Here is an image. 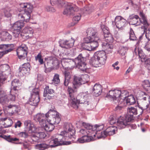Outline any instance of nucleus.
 I'll list each match as a JSON object with an SVG mask.
<instances>
[{"instance_id":"obj_1","label":"nucleus","mask_w":150,"mask_h":150,"mask_svg":"<svg viewBox=\"0 0 150 150\" xmlns=\"http://www.w3.org/2000/svg\"><path fill=\"white\" fill-rule=\"evenodd\" d=\"M75 131L73 129L71 124H66L64 128V130L62 131L59 137L50 141L49 144L45 143H42L35 145L36 149L40 150H44L49 147H54L62 144H65V141L68 140L69 139H72L74 138Z\"/></svg>"},{"instance_id":"obj_2","label":"nucleus","mask_w":150,"mask_h":150,"mask_svg":"<svg viewBox=\"0 0 150 150\" xmlns=\"http://www.w3.org/2000/svg\"><path fill=\"white\" fill-rule=\"evenodd\" d=\"M73 87L74 89L71 87L69 86L68 88L67 91L69 95V102L71 106L75 109H77L78 108L79 105V103L83 104V106L87 107L88 108H91V103L88 99L87 96H83L81 97L79 100H77L75 96V94L76 92L75 89Z\"/></svg>"},{"instance_id":"obj_3","label":"nucleus","mask_w":150,"mask_h":150,"mask_svg":"<svg viewBox=\"0 0 150 150\" xmlns=\"http://www.w3.org/2000/svg\"><path fill=\"white\" fill-rule=\"evenodd\" d=\"M127 92V91H121L117 89L110 90L107 93L105 97L111 100H117L119 101L120 104H121L120 102L123 101Z\"/></svg>"},{"instance_id":"obj_4","label":"nucleus","mask_w":150,"mask_h":150,"mask_svg":"<svg viewBox=\"0 0 150 150\" xmlns=\"http://www.w3.org/2000/svg\"><path fill=\"white\" fill-rule=\"evenodd\" d=\"M55 108L53 106L52 110L50 109L45 114V116L47 122H51V124L55 125L59 123L61 119L59 113L54 110Z\"/></svg>"},{"instance_id":"obj_5","label":"nucleus","mask_w":150,"mask_h":150,"mask_svg":"<svg viewBox=\"0 0 150 150\" xmlns=\"http://www.w3.org/2000/svg\"><path fill=\"white\" fill-rule=\"evenodd\" d=\"M89 76L87 74L82 75L80 77L74 76L73 81L74 88H78L81 85L88 82L89 80Z\"/></svg>"},{"instance_id":"obj_6","label":"nucleus","mask_w":150,"mask_h":150,"mask_svg":"<svg viewBox=\"0 0 150 150\" xmlns=\"http://www.w3.org/2000/svg\"><path fill=\"white\" fill-rule=\"evenodd\" d=\"M86 58L83 57L82 54H80L74 59V62L77 67L81 70L85 71L87 69L86 64L85 62Z\"/></svg>"},{"instance_id":"obj_7","label":"nucleus","mask_w":150,"mask_h":150,"mask_svg":"<svg viewBox=\"0 0 150 150\" xmlns=\"http://www.w3.org/2000/svg\"><path fill=\"white\" fill-rule=\"evenodd\" d=\"M31 94V97L29 99V103L33 106L37 105L40 100L39 89L38 88L33 89Z\"/></svg>"},{"instance_id":"obj_8","label":"nucleus","mask_w":150,"mask_h":150,"mask_svg":"<svg viewBox=\"0 0 150 150\" xmlns=\"http://www.w3.org/2000/svg\"><path fill=\"white\" fill-rule=\"evenodd\" d=\"M11 70L9 66L4 64L0 66V81H5L7 76L11 74Z\"/></svg>"},{"instance_id":"obj_9","label":"nucleus","mask_w":150,"mask_h":150,"mask_svg":"<svg viewBox=\"0 0 150 150\" xmlns=\"http://www.w3.org/2000/svg\"><path fill=\"white\" fill-rule=\"evenodd\" d=\"M115 21L116 27L120 30L124 29L125 26L127 24V20L120 16H117Z\"/></svg>"},{"instance_id":"obj_10","label":"nucleus","mask_w":150,"mask_h":150,"mask_svg":"<svg viewBox=\"0 0 150 150\" xmlns=\"http://www.w3.org/2000/svg\"><path fill=\"white\" fill-rule=\"evenodd\" d=\"M24 24L23 22L21 21H16L15 22L12 26V28L14 30L13 32V35L15 37H18L21 32V29L24 26Z\"/></svg>"},{"instance_id":"obj_11","label":"nucleus","mask_w":150,"mask_h":150,"mask_svg":"<svg viewBox=\"0 0 150 150\" xmlns=\"http://www.w3.org/2000/svg\"><path fill=\"white\" fill-rule=\"evenodd\" d=\"M65 8L63 12L64 14L70 15L74 11H77L79 10V8L75 5L71 3H67L65 6Z\"/></svg>"},{"instance_id":"obj_12","label":"nucleus","mask_w":150,"mask_h":150,"mask_svg":"<svg viewBox=\"0 0 150 150\" xmlns=\"http://www.w3.org/2000/svg\"><path fill=\"white\" fill-rule=\"evenodd\" d=\"M105 27L104 25H102L101 27L104 33L105 40L106 42V43H112L113 41V38L107 29L108 28Z\"/></svg>"},{"instance_id":"obj_13","label":"nucleus","mask_w":150,"mask_h":150,"mask_svg":"<svg viewBox=\"0 0 150 150\" xmlns=\"http://www.w3.org/2000/svg\"><path fill=\"white\" fill-rule=\"evenodd\" d=\"M16 52L19 58L20 59H24L27 56V48L25 46H21L18 48Z\"/></svg>"},{"instance_id":"obj_14","label":"nucleus","mask_w":150,"mask_h":150,"mask_svg":"<svg viewBox=\"0 0 150 150\" xmlns=\"http://www.w3.org/2000/svg\"><path fill=\"white\" fill-rule=\"evenodd\" d=\"M95 54L100 63V65H104L106 62L107 57L105 53L103 51H101L97 52Z\"/></svg>"},{"instance_id":"obj_15","label":"nucleus","mask_w":150,"mask_h":150,"mask_svg":"<svg viewBox=\"0 0 150 150\" xmlns=\"http://www.w3.org/2000/svg\"><path fill=\"white\" fill-rule=\"evenodd\" d=\"M31 13L24 11H22L18 14V18L21 21L28 22L30 19Z\"/></svg>"},{"instance_id":"obj_16","label":"nucleus","mask_w":150,"mask_h":150,"mask_svg":"<svg viewBox=\"0 0 150 150\" xmlns=\"http://www.w3.org/2000/svg\"><path fill=\"white\" fill-rule=\"evenodd\" d=\"M84 123H86L83 122L82 124V126L85 128V129H81L79 132V135L80 136H91L92 130L91 128H86L84 125Z\"/></svg>"},{"instance_id":"obj_17","label":"nucleus","mask_w":150,"mask_h":150,"mask_svg":"<svg viewBox=\"0 0 150 150\" xmlns=\"http://www.w3.org/2000/svg\"><path fill=\"white\" fill-rule=\"evenodd\" d=\"M86 33L88 36L91 37L96 40H99L97 30L96 28H88L86 30Z\"/></svg>"},{"instance_id":"obj_18","label":"nucleus","mask_w":150,"mask_h":150,"mask_svg":"<svg viewBox=\"0 0 150 150\" xmlns=\"http://www.w3.org/2000/svg\"><path fill=\"white\" fill-rule=\"evenodd\" d=\"M33 33L32 28L29 27H25L22 30L21 35L25 36L27 39L31 37Z\"/></svg>"},{"instance_id":"obj_19","label":"nucleus","mask_w":150,"mask_h":150,"mask_svg":"<svg viewBox=\"0 0 150 150\" xmlns=\"http://www.w3.org/2000/svg\"><path fill=\"white\" fill-rule=\"evenodd\" d=\"M126 97L123 99V106H126V105H130L135 103L136 102L135 98L133 95H130Z\"/></svg>"},{"instance_id":"obj_20","label":"nucleus","mask_w":150,"mask_h":150,"mask_svg":"<svg viewBox=\"0 0 150 150\" xmlns=\"http://www.w3.org/2000/svg\"><path fill=\"white\" fill-rule=\"evenodd\" d=\"M74 42L75 40L71 38L70 40L62 41L60 45L62 48L68 49L73 46Z\"/></svg>"},{"instance_id":"obj_21","label":"nucleus","mask_w":150,"mask_h":150,"mask_svg":"<svg viewBox=\"0 0 150 150\" xmlns=\"http://www.w3.org/2000/svg\"><path fill=\"white\" fill-rule=\"evenodd\" d=\"M45 116L43 114L38 113L33 116V119L36 122H39L41 126L44 124V123L46 121Z\"/></svg>"},{"instance_id":"obj_22","label":"nucleus","mask_w":150,"mask_h":150,"mask_svg":"<svg viewBox=\"0 0 150 150\" xmlns=\"http://www.w3.org/2000/svg\"><path fill=\"white\" fill-rule=\"evenodd\" d=\"M116 125L117 128L121 129L125 128L126 126L128 125V124L124 117L121 116L118 118Z\"/></svg>"},{"instance_id":"obj_23","label":"nucleus","mask_w":150,"mask_h":150,"mask_svg":"<svg viewBox=\"0 0 150 150\" xmlns=\"http://www.w3.org/2000/svg\"><path fill=\"white\" fill-rule=\"evenodd\" d=\"M30 65L29 63L23 64L20 69V72L23 75L28 74L30 70Z\"/></svg>"},{"instance_id":"obj_24","label":"nucleus","mask_w":150,"mask_h":150,"mask_svg":"<svg viewBox=\"0 0 150 150\" xmlns=\"http://www.w3.org/2000/svg\"><path fill=\"white\" fill-rule=\"evenodd\" d=\"M84 125L85 127L86 128H91L92 131H101L104 127V126L102 125H96L94 126H92L88 123H84Z\"/></svg>"},{"instance_id":"obj_25","label":"nucleus","mask_w":150,"mask_h":150,"mask_svg":"<svg viewBox=\"0 0 150 150\" xmlns=\"http://www.w3.org/2000/svg\"><path fill=\"white\" fill-rule=\"evenodd\" d=\"M20 6L22 8L24 9V11L31 13L32 12L33 6L30 3H22L20 4Z\"/></svg>"},{"instance_id":"obj_26","label":"nucleus","mask_w":150,"mask_h":150,"mask_svg":"<svg viewBox=\"0 0 150 150\" xmlns=\"http://www.w3.org/2000/svg\"><path fill=\"white\" fill-rule=\"evenodd\" d=\"M12 89L11 90V92L12 93L13 91L15 92V93L16 94L18 92L19 88V82L18 79H15L11 83Z\"/></svg>"},{"instance_id":"obj_27","label":"nucleus","mask_w":150,"mask_h":150,"mask_svg":"<svg viewBox=\"0 0 150 150\" xmlns=\"http://www.w3.org/2000/svg\"><path fill=\"white\" fill-rule=\"evenodd\" d=\"M0 38L1 40L8 41L11 40L12 35L6 31H3L0 33Z\"/></svg>"},{"instance_id":"obj_28","label":"nucleus","mask_w":150,"mask_h":150,"mask_svg":"<svg viewBox=\"0 0 150 150\" xmlns=\"http://www.w3.org/2000/svg\"><path fill=\"white\" fill-rule=\"evenodd\" d=\"M103 48L105 50V53H111L112 52L113 48V45L112 44H110L106 42H103L102 44Z\"/></svg>"},{"instance_id":"obj_29","label":"nucleus","mask_w":150,"mask_h":150,"mask_svg":"<svg viewBox=\"0 0 150 150\" xmlns=\"http://www.w3.org/2000/svg\"><path fill=\"white\" fill-rule=\"evenodd\" d=\"M9 99L5 92L3 91H0V103L4 105L8 103Z\"/></svg>"},{"instance_id":"obj_30","label":"nucleus","mask_w":150,"mask_h":150,"mask_svg":"<svg viewBox=\"0 0 150 150\" xmlns=\"http://www.w3.org/2000/svg\"><path fill=\"white\" fill-rule=\"evenodd\" d=\"M102 92V88L100 84H95L93 88V92L96 96H98L101 94Z\"/></svg>"},{"instance_id":"obj_31","label":"nucleus","mask_w":150,"mask_h":150,"mask_svg":"<svg viewBox=\"0 0 150 150\" xmlns=\"http://www.w3.org/2000/svg\"><path fill=\"white\" fill-rule=\"evenodd\" d=\"M91 136L93 137V140L96 139V137L99 139L105 137V136H106V134H104V131L103 132L102 131H92V132Z\"/></svg>"},{"instance_id":"obj_32","label":"nucleus","mask_w":150,"mask_h":150,"mask_svg":"<svg viewBox=\"0 0 150 150\" xmlns=\"http://www.w3.org/2000/svg\"><path fill=\"white\" fill-rule=\"evenodd\" d=\"M139 15L141 17L140 22L145 27H147L149 25L146 16L143 11L140 12Z\"/></svg>"},{"instance_id":"obj_33","label":"nucleus","mask_w":150,"mask_h":150,"mask_svg":"<svg viewBox=\"0 0 150 150\" xmlns=\"http://www.w3.org/2000/svg\"><path fill=\"white\" fill-rule=\"evenodd\" d=\"M117 127L112 126L108 127L104 131V134L107 135H112L115 133V131L117 129Z\"/></svg>"},{"instance_id":"obj_34","label":"nucleus","mask_w":150,"mask_h":150,"mask_svg":"<svg viewBox=\"0 0 150 150\" xmlns=\"http://www.w3.org/2000/svg\"><path fill=\"white\" fill-rule=\"evenodd\" d=\"M89 62L92 66L96 67L101 66L95 54L93 56Z\"/></svg>"},{"instance_id":"obj_35","label":"nucleus","mask_w":150,"mask_h":150,"mask_svg":"<svg viewBox=\"0 0 150 150\" xmlns=\"http://www.w3.org/2000/svg\"><path fill=\"white\" fill-rule=\"evenodd\" d=\"M54 124L51 123V122H46V121L41 126L44 127L45 129L47 132H51L52 131L54 128Z\"/></svg>"},{"instance_id":"obj_36","label":"nucleus","mask_w":150,"mask_h":150,"mask_svg":"<svg viewBox=\"0 0 150 150\" xmlns=\"http://www.w3.org/2000/svg\"><path fill=\"white\" fill-rule=\"evenodd\" d=\"M47 63L48 65L53 67H58L59 64V62L56 58H53L48 60Z\"/></svg>"},{"instance_id":"obj_37","label":"nucleus","mask_w":150,"mask_h":150,"mask_svg":"<svg viewBox=\"0 0 150 150\" xmlns=\"http://www.w3.org/2000/svg\"><path fill=\"white\" fill-rule=\"evenodd\" d=\"M81 137L78 139V141L80 143H84L86 142H88L93 140V138L92 136L91 137L81 136Z\"/></svg>"},{"instance_id":"obj_38","label":"nucleus","mask_w":150,"mask_h":150,"mask_svg":"<svg viewBox=\"0 0 150 150\" xmlns=\"http://www.w3.org/2000/svg\"><path fill=\"white\" fill-rule=\"evenodd\" d=\"M142 86L144 89L150 93V82L148 80H145L142 82Z\"/></svg>"},{"instance_id":"obj_39","label":"nucleus","mask_w":150,"mask_h":150,"mask_svg":"<svg viewBox=\"0 0 150 150\" xmlns=\"http://www.w3.org/2000/svg\"><path fill=\"white\" fill-rule=\"evenodd\" d=\"M25 125H26L27 128H29V133H32L34 132L35 127L33 124L30 123V121L28 120L25 121L24 123Z\"/></svg>"},{"instance_id":"obj_40","label":"nucleus","mask_w":150,"mask_h":150,"mask_svg":"<svg viewBox=\"0 0 150 150\" xmlns=\"http://www.w3.org/2000/svg\"><path fill=\"white\" fill-rule=\"evenodd\" d=\"M44 92L46 93V95H45V94L44 95H45V96H46L47 95V94L50 95H51L53 96L54 95V91L52 89L50 88H49V87L48 86H46L45 88Z\"/></svg>"},{"instance_id":"obj_41","label":"nucleus","mask_w":150,"mask_h":150,"mask_svg":"<svg viewBox=\"0 0 150 150\" xmlns=\"http://www.w3.org/2000/svg\"><path fill=\"white\" fill-rule=\"evenodd\" d=\"M13 11L10 8H6L4 10V13L5 16L6 17H10L11 16Z\"/></svg>"},{"instance_id":"obj_42","label":"nucleus","mask_w":150,"mask_h":150,"mask_svg":"<svg viewBox=\"0 0 150 150\" xmlns=\"http://www.w3.org/2000/svg\"><path fill=\"white\" fill-rule=\"evenodd\" d=\"M59 76L57 74H55L52 80V84L58 85L60 83V80L59 78Z\"/></svg>"},{"instance_id":"obj_43","label":"nucleus","mask_w":150,"mask_h":150,"mask_svg":"<svg viewBox=\"0 0 150 150\" xmlns=\"http://www.w3.org/2000/svg\"><path fill=\"white\" fill-rule=\"evenodd\" d=\"M125 119H126L127 123L128 125L129 124V123L131 122L132 120H134V117L131 114H130L129 113H127L125 116L123 117Z\"/></svg>"},{"instance_id":"obj_44","label":"nucleus","mask_w":150,"mask_h":150,"mask_svg":"<svg viewBox=\"0 0 150 150\" xmlns=\"http://www.w3.org/2000/svg\"><path fill=\"white\" fill-rule=\"evenodd\" d=\"M0 137L6 139L7 141L10 142L16 141L19 140V139L16 138H11L10 136H3L2 135L0 136Z\"/></svg>"},{"instance_id":"obj_45","label":"nucleus","mask_w":150,"mask_h":150,"mask_svg":"<svg viewBox=\"0 0 150 150\" xmlns=\"http://www.w3.org/2000/svg\"><path fill=\"white\" fill-rule=\"evenodd\" d=\"M98 40H96L95 39H94L93 41L90 43L91 45H90V46H91V48H92V50H95L96 48L98 47Z\"/></svg>"},{"instance_id":"obj_46","label":"nucleus","mask_w":150,"mask_h":150,"mask_svg":"<svg viewBox=\"0 0 150 150\" xmlns=\"http://www.w3.org/2000/svg\"><path fill=\"white\" fill-rule=\"evenodd\" d=\"M93 10V8L91 5L86 6L83 9V12L85 13H88L91 12Z\"/></svg>"},{"instance_id":"obj_47","label":"nucleus","mask_w":150,"mask_h":150,"mask_svg":"<svg viewBox=\"0 0 150 150\" xmlns=\"http://www.w3.org/2000/svg\"><path fill=\"white\" fill-rule=\"evenodd\" d=\"M128 49V48L127 47H122L120 48L118 51V52L121 55H124Z\"/></svg>"},{"instance_id":"obj_48","label":"nucleus","mask_w":150,"mask_h":150,"mask_svg":"<svg viewBox=\"0 0 150 150\" xmlns=\"http://www.w3.org/2000/svg\"><path fill=\"white\" fill-rule=\"evenodd\" d=\"M35 59L36 60H38L40 64H43L44 63L43 59L42 58V56L40 52L35 57Z\"/></svg>"},{"instance_id":"obj_49","label":"nucleus","mask_w":150,"mask_h":150,"mask_svg":"<svg viewBox=\"0 0 150 150\" xmlns=\"http://www.w3.org/2000/svg\"><path fill=\"white\" fill-rule=\"evenodd\" d=\"M128 113L131 114L133 116L134 115H137V110L134 108L132 107L129 108L128 110Z\"/></svg>"},{"instance_id":"obj_50","label":"nucleus","mask_w":150,"mask_h":150,"mask_svg":"<svg viewBox=\"0 0 150 150\" xmlns=\"http://www.w3.org/2000/svg\"><path fill=\"white\" fill-rule=\"evenodd\" d=\"M10 93L7 96V98H8L9 101V100L11 101H15L16 98L15 92L13 91L12 93L11 92V91H10Z\"/></svg>"},{"instance_id":"obj_51","label":"nucleus","mask_w":150,"mask_h":150,"mask_svg":"<svg viewBox=\"0 0 150 150\" xmlns=\"http://www.w3.org/2000/svg\"><path fill=\"white\" fill-rule=\"evenodd\" d=\"M129 38L130 40H136V39L134 32L131 28H130L129 31Z\"/></svg>"},{"instance_id":"obj_52","label":"nucleus","mask_w":150,"mask_h":150,"mask_svg":"<svg viewBox=\"0 0 150 150\" xmlns=\"http://www.w3.org/2000/svg\"><path fill=\"white\" fill-rule=\"evenodd\" d=\"M50 2L52 5H53L54 4H58L60 5L61 7H62L64 4V3L61 1H58V0H50Z\"/></svg>"},{"instance_id":"obj_53","label":"nucleus","mask_w":150,"mask_h":150,"mask_svg":"<svg viewBox=\"0 0 150 150\" xmlns=\"http://www.w3.org/2000/svg\"><path fill=\"white\" fill-rule=\"evenodd\" d=\"M140 95H144V96H145V97H144V98H142L144 100H147L149 102L150 101V98L149 96L146 93L144 92H142L140 93Z\"/></svg>"},{"instance_id":"obj_54","label":"nucleus","mask_w":150,"mask_h":150,"mask_svg":"<svg viewBox=\"0 0 150 150\" xmlns=\"http://www.w3.org/2000/svg\"><path fill=\"white\" fill-rule=\"evenodd\" d=\"M36 136L38 138L42 139L44 138L46 136V135L43 132H40L36 133Z\"/></svg>"},{"instance_id":"obj_55","label":"nucleus","mask_w":150,"mask_h":150,"mask_svg":"<svg viewBox=\"0 0 150 150\" xmlns=\"http://www.w3.org/2000/svg\"><path fill=\"white\" fill-rule=\"evenodd\" d=\"M12 123L13 121L11 119L7 118L6 122H5V125H6V127H10L12 125Z\"/></svg>"},{"instance_id":"obj_56","label":"nucleus","mask_w":150,"mask_h":150,"mask_svg":"<svg viewBox=\"0 0 150 150\" xmlns=\"http://www.w3.org/2000/svg\"><path fill=\"white\" fill-rule=\"evenodd\" d=\"M94 38L88 36L84 39V43L88 44L90 43L93 41Z\"/></svg>"},{"instance_id":"obj_57","label":"nucleus","mask_w":150,"mask_h":150,"mask_svg":"<svg viewBox=\"0 0 150 150\" xmlns=\"http://www.w3.org/2000/svg\"><path fill=\"white\" fill-rule=\"evenodd\" d=\"M18 135L19 137L23 138H26L28 136V133L25 132H21L19 133Z\"/></svg>"},{"instance_id":"obj_58","label":"nucleus","mask_w":150,"mask_h":150,"mask_svg":"<svg viewBox=\"0 0 150 150\" xmlns=\"http://www.w3.org/2000/svg\"><path fill=\"white\" fill-rule=\"evenodd\" d=\"M65 79L67 81L69 80L71 78L70 73L68 71H65L64 72Z\"/></svg>"},{"instance_id":"obj_59","label":"nucleus","mask_w":150,"mask_h":150,"mask_svg":"<svg viewBox=\"0 0 150 150\" xmlns=\"http://www.w3.org/2000/svg\"><path fill=\"white\" fill-rule=\"evenodd\" d=\"M81 18V15L80 14H79L77 16H76L74 17L73 18V21H75L76 22L75 23H76L78 22L79 21Z\"/></svg>"},{"instance_id":"obj_60","label":"nucleus","mask_w":150,"mask_h":150,"mask_svg":"<svg viewBox=\"0 0 150 150\" xmlns=\"http://www.w3.org/2000/svg\"><path fill=\"white\" fill-rule=\"evenodd\" d=\"M84 45L85 47H84V48L86 50L88 51L92 50V48L90 46V43L88 44H84Z\"/></svg>"},{"instance_id":"obj_61","label":"nucleus","mask_w":150,"mask_h":150,"mask_svg":"<svg viewBox=\"0 0 150 150\" xmlns=\"http://www.w3.org/2000/svg\"><path fill=\"white\" fill-rule=\"evenodd\" d=\"M109 123L110 125H113L116 123V121L112 116H111L109 119Z\"/></svg>"},{"instance_id":"obj_62","label":"nucleus","mask_w":150,"mask_h":150,"mask_svg":"<svg viewBox=\"0 0 150 150\" xmlns=\"http://www.w3.org/2000/svg\"><path fill=\"white\" fill-rule=\"evenodd\" d=\"M11 49H9L5 51L0 52V58H1L4 54L7 53L8 52L11 51Z\"/></svg>"},{"instance_id":"obj_63","label":"nucleus","mask_w":150,"mask_h":150,"mask_svg":"<svg viewBox=\"0 0 150 150\" xmlns=\"http://www.w3.org/2000/svg\"><path fill=\"white\" fill-rule=\"evenodd\" d=\"M145 49L148 51H150V40L147 42L146 43L145 46Z\"/></svg>"},{"instance_id":"obj_64","label":"nucleus","mask_w":150,"mask_h":150,"mask_svg":"<svg viewBox=\"0 0 150 150\" xmlns=\"http://www.w3.org/2000/svg\"><path fill=\"white\" fill-rule=\"evenodd\" d=\"M146 67L149 70H150V58L147 59L145 62Z\"/></svg>"}]
</instances>
